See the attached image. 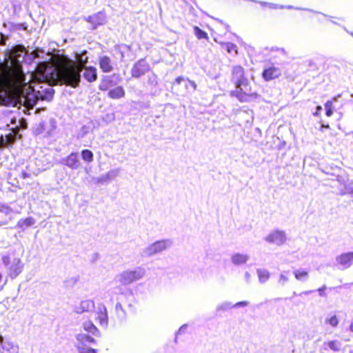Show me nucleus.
Segmentation results:
<instances>
[{"label":"nucleus","mask_w":353,"mask_h":353,"mask_svg":"<svg viewBox=\"0 0 353 353\" xmlns=\"http://www.w3.org/2000/svg\"><path fill=\"white\" fill-rule=\"evenodd\" d=\"M2 279H3V275L0 272V290H1L3 289V285H1Z\"/></svg>","instance_id":"obj_44"},{"label":"nucleus","mask_w":353,"mask_h":353,"mask_svg":"<svg viewBox=\"0 0 353 353\" xmlns=\"http://www.w3.org/2000/svg\"><path fill=\"white\" fill-rule=\"evenodd\" d=\"M330 136L331 137V139H330L327 136H325L324 137V139L325 141L327 142V143L330 145H332V144L335 143L337 141L336 138V134H333V133H330Z\"/></svg>","instance_id":"obj_36"},{"label":"nucleus","mask_w":353,"mask_h":353,"mask_svg":"<svg viewBox=\"0 0 353 353\" xmlns=\"http://www.w3.org/2000/svg\"><path fill=\"white\" fill-rule=\"evenodd\" d=\"M294 277L296 280L304 281L309 278V272L304 270H296L293 272Z\"/></svg>","instance_id":"obj_25"},{"label":"nucleus","mask_w":353,"mask_h":353,"mask_svg":"<svg viewBox=\"0 0 353 353\" xmlns=\"http://www.w3.org/2000/svg\"><path fill=\"white\" fill-rule=\"evenodd\" d=\"M221 45L225 47V49L228 53L234 54L235 55L238 54V47L236 44L228 42L223 43Z\"/></svg>","instance_id":"obj_28"},{"label":"nucleus","mask_w":353,"mask_h":353,"mask_svg":"<svg viewBox=\"0 0 353 353\" xmlns=\"http://www.w3.org/2000/svg\"><path fill=\"white\" fill-rule=\"evenodd\" d=\"M183 81H185V86L187 87V88L188 87H190L192 90L194 91V90H196V83L194 81H190L188 79H185L182 77H178L177 78H176L175 80H174V83L180 84L181 82Z\"/></svg>","instance_id":"obj_27"},{"label":"nucleus","mask_w":353,"mask_h":353,"mask_svg":"<svg viewBox=\"0 0 353 353\" xmlns=\"http://www.w3.org/2000/svg\"><path fill=\"white\" fill-rule=\"evenodd\" d=\"M150 70V66L145 59H141L133 64L130 71L131 76L135 79H139Z\"/></svg>","instance_id":"obj_8"},{"label":"nucleus","mask_w":353,"mask_h":353,"mask_svg":"<svg viewBox=\"0 0 353 353\" xmlns=\"http://www.w3.org/2000/svg\"><path fill=\"white\" fill-rule=\"evenodd\" d=\"M325 115L328 117H332L333 115V100L330 99L327 101L325 104Z\"/></svg>","instance_id":"obj_31"},{"label":"nucleus","mask_w":353,"mask_h":353,"mask_svg":"<svg viewBox=\"0 0 353 353\" xmlns=\"http://www.w3.org/2000/svg\"><path fill=\"white\" fill-rule=\"evenodd\" d=\"M269 273L265 271L259 272V279L262 283L265 282L269 279Z\"/></svg>","instance_id":"obj_35"},{"label":"nucleus","mask_w":353,"mask_h":353,"mask_svg":"<svg viewBox=\"0 0 353 353\" xmlns=\"http://www.w3.org/2000/svg\"><path fill=\"white\" fill-rule=\"evenodd\" d=\"M261 76L264 81H270L279 78L281 76V70L279 68L272 64L263 69Z\"/></svg>","instance_id":"obj_10"},{"label":"nucleus","mask_w":353,"mask_h":353,"mask_svg":"<svg viewBox=\"0 0 353 353\" xmlns=\"http://www.w3.org/2000/svg\"><path fill=\"white\" fill-rule=\"evenodd\" d=\"M24 51L25 48L22 45L16 46L13 48L10 54V65L9 66L7 63H0V78H2L6 73H9L10 76H13L15 66L19 67L20 73L24 74L22 71L21 61L19 60V58L22 57L21 53Z\"/></svg>","instance_id":"obj_3"},{"label":"nucleus","mask_w":353,"mask_h":353,"mask_svg":"<svg viewBox=\"0 0 353 353\" xmlns=\"http://www.w3.org/2000/svg\"><path fill=\"white\" fill-rule=\"evenodd\" d=\"M325 289H326L325 286H323V287H321V288L318 289V291L319 292L320 296H324V293L323 292L325 290Z\"/></svg>","instance_id":"obj_43"},{"label":"nucleus","mask_w":353,"mask_h":353,"mask_svg":"<svg viewBox=\"0 0 353 353\" xmlns=\"http://www.w3.org/2000/svg\"><path fill=\"white\" fill-rule=\"evenodd\" d=\"M63 161L64 164L72 170L77 169L80 165L78 154L76 152H72Z\"/></svg>","instance_id":"obj_14"},{"label":"nucleus","mask_w":353,"mask_h":353,"mask_svg":"<svg viewBox=\"0 0 353 353\" xmlns=\"http://www.w3.org/2000/svg\"><path fill=\"white\" fill-rule=\"evenodd\" d=\"M94 307V303L92 301L85 300L79 303V305H76L74 310L77 313L81 314L83 312L91 311Z\"/></svg>","instance_id":"obj_15"},{"label":"nucleus","mask_w":353,"mask_h":353,"mask_svg":"<svg viewBox=\"0 0 353 353\" xmlns=\"http://www.w3.org/2000/svg\"><path fill=\"white\" fill-rule=\"evenodd\" d=\"M167 248V242L165 241H159L153 243L150 248V253L154 254L162 252Z\"/></svg>","instance_id":"obj_20"},{"label":"nucleus","mask_w":353,"mask_h":353,"mask_svg":"<svg viewBox=\"0 0 353 353\" xmlns=\"http://www.w3.org/2000/svg\"><path fill=\"white\" fill-rule=\"evenodd\" d=\"M96 320L101 325H107L108 323V317L107 309L105 306H101L98 308L96 314Z\"/></svg>","instance_id":"obj_16"},{"label":"nucleus","mask_w":353,"mask_h":353,"mask_svg":"<svg viewBox=\"0 0 353 353\" xmlns=\"http://www.w3.org/2000/svg\"><path fill=\"white\" fill-rule=\"evenodd\" d=\"M248 305V301H239V302H237L234 305V307H245V306H247Z\"/></svg>","instance_id":"obj_38"},{"label":"nucleus","mask_w":353,"mask_h":353,"mask_svg":"<svg viewBox=\"0 0 353 353\" xmlns=\"http://www.w3.org/2000/svg\"><path fill=\"white\" fill-rule=\"evenodd\" d=\"M350 353H353V350L352 351H350Z\"/></svg>","instance_id":"obj_48"},{"label":"nucleus","mask_w":353,"mask_h":353,"mask_svg":"<svg viewBox=\"0 0 353 353\" xmlns=\"http://www.w3.org/2000/svg\"><path fill=\"white\" fill-rule=\"evenodd\" d=\"M333 352H339L342 350V343L338 340H332L325 343Z\"/></svg>","instance_id":"obj_26"},{"label":"nucleus","mask_w":353,"mask_h":353,"mask_svg":"<svg viewBox=\"0 0 353 353\" xmlns=\"http://www.w3.org/2000/svg\"><path fill=\"white\" fill-rule=\"evenodd\" d=\"M87 20L88 21L93 23L95 26L98 25H101L103 23V19H101L99 13L94 14L92 16H90Z\"/></svg>","instance_id":"obj_32"},{"label":"nucleus","mask_w":353,"mask_h":353,"mask_svg":"<svg viewBox=\"0 0 353 353\" xmlns=\"http://www.w3.org/2000/svg\"><path fill=\"white\" fill-rule=\"evenodd\" d=\"M6 117H7L6 119H9L11 123H12V124L16 123L17 118L15 117L7 116Z\"/></svg>","instance_id":"obj_42"},{"label":"nucleus","mask_w":353,"mask_h":353,"mask_svg":"<svg viewBox=\"0 0 353 353\" xmlns=\"http://www.w3.org/2000/svg\"><path fill=\"white\" fill-rule=\"evenodd\" d=\"M321 110H322V107L321 105H317L316 108V111L313 113V115L314 117L319 116Z\"/></svg>","instance_id":"obj_40"},{"label":"nucleus","mask_w":353,"mask_h":353,"mask_svg":"<svg viewBox=\"0 0 353 353\" xmlns=\"http://www.w3.org/2000/svg\"><path fill=\"white\" fill-rule=\"evenodd\" d=\"M83 329L94 336H99V332L91 321H86L83 324Z\"/></svg>","instance_id":"obj_24"},{"label":"nucleus","mask_w":353,"mask_h":353,"mask_svg":"<svg viewBox=\"0 0 353 353\" xmlns=\"http://www.w3.org/2000/svg\"><path fill=\"white\" fill-rule=\"evenodd\" d=\"M32 173L30 172H28V170H22L19 174V179L22 180H26L28 179H30L32 177Z\"/></svg>","instance_id":"obj_34"},{"label":"nucleus","mask_w":353,"mask_h":353,"mask_svg":"<svg viewBox=\"0 0 353 353\" xmlns=\"http://www.w3.org/2000/svg\"><path fill=\"white\" fill-rule=\"evenodd\" d=\"M230 96L235 97L241 102H247L249 101L250 98L256 97L257 94L256 93L245 92L243 91L241 87H240L238 90L232 91Z\"/></svg>","instance_id":"obj_13"},{"label":"nucleus","mask_w":353,"mask_h":353,"mask_svg":"<svg viewBox=\"0 0 353 353\" xmlns=\"http://www.w3.org/2000/svg\"><path fill=\"white\" fill-rule=\"evenodd\" d=\"M35 220L32 217H27L26 219H21L17 222V227L21 229H26L34 225Z\"/></svg>","instance_id":"obj_22"},{"label":"nucleus","mask_w":353,"mask_h":353,"mask_svg":"<svg viewBox=\"0 0 353 353\" xmlns=\"http://www.w3.org/2000/svg\"><path fill=\"white\" fill-rule=\"evenodd\" d=\"M115 310H116V312L117 313H119L120 312H124L123 307H122V305H121V304L120 303H117L116 307H115Z\"/></svg>","instance_id":"obj_39"},{"label":"nucleus","mask_w":353,"mask_h":353,"mask_svg":"<svg viewBox=\"0 0 353 353\" xmlns=\"http://www.w3.org/2000/svg\"><path fill=\"white\" fill-rule=\"evenodd\" d=\"M325 323L333 327H336L339 324V320L336 315H332L326 318Z\"/></svg>","instance_id":"obj_33"},{"label":"nucleus","mask_w":353,"mask_h":353,"mask_svg":"<svg viewBox=\"0 0 353 353\" xmlns=\"http://www.w3.org/2000/svg\"><path fill=\"white\" fill-rule=\"evenodd\" d=\"M145 271L141 268L134 270H126L119 275V282L121 285H128L136 281L143 276Z\"/></svg>","instance_id":"obj_6"},{"label":"nucleus","mask_w":353,"mask_h":353,"mask_svg":"<svg viewBox=\"0 0 353 353\" xmlns=\"http://www.w3.org/2000/svg\"><path fill=\"white\" fill-rule=\"evenodd\" d=\"M231 81L236 88L249 85V81L245 76L244 68L240 65H234L231 70Z\"/></svg>","instance_id":"obj_5"},{"label":"nucleus","mask_w":353,"mask_h":353,"mask_svg":"<svg viewBox=\"0 0 353 353\" xmlns=\"http://www.w3.org/2000/svg\"><path fill=\"white\" fill-rule=\"evenodd\" d=\"M194 34L198 39H209L208 33L202 30L198 26H194Z\"/></svg>","instance_id":"obj_30"},{"label":"nucleus","mask_w":353,"mask_h":353,"mask_svg":"<svg viewBox=\"0 0 353 353\" xmlns=\"http://www.w3.org/2000/svg\"><path fill=\"white\" fill-rule=\"evenodd\" d=\"M157 77L155 74H152V77L149 79V82L153 85H157Z\"/></svg>","instance_id":"obj_37"},{"label":"nucleus","mask_w":353,"mask_h":353,"mask_svg":"<svg viewBox=\"0 0 353 353\" xmlns=\"http://www.w3.org/2000/svg\"><path fill=\"white\" fill-rule=\"evenodd\" d=\"M248 256L245 254L236 253L231 257L232 263L235 265H241L245 263L248 261Z\"/></svg>","instance_id":"obj_23"},{"label":"nucleus","mask_w":353,"mask_h":353,"mask_svg":"<svg viewBox=\"0 0 353 353\" xmlns=\"http://www.w3.org/2000/svg\"><path fill=\"white\" fill-rule=\"evenodd\" d=\"M19 128L18 126H16V128L12 129L13 133H9L8 134H6L5 137L1 135L0 137V148L12 147V144L15 141V138L19 132Z\"/></svg>","instance_id":"obj_11"},{"label":"nucleus","mask_w":353,"mask_h":353,"mask_svg":"<svg viewBox=\"0 0 353 353\" xmlns=\"http://www.w3.org/2000/svg\"><path fill=\"white\" fill-rule=\"evenodd\" d=\"M14 75L6 73L0 78V103L5 101L6 97H10L15 105H20L28 108H32L38 100L39 90L34 92L31 85L25 81V74L19 72V67L14 68Z\"/></svg>","instance_id":"obj_1"},{"label":"nucleus","mask_w":353,"mask_h":353,"mask_svg":"<svg viewBox=\"0 0 353 353\" xmlns=\"http://www.w3.org/2000/svg\"><path fill=\"white\" fill-rule=\"evenodd\" d=\"M77 341L76 347L79 353H97L96 350L87 345V343H95L92 337L85 334H79L77 336Z\"/></svg>","instance_id":"obj_7"},{"label":"nucleus","mask_w":353,"mask_h":353,"mask_svg":"<svg viewBox=\"0 0 353 353\" xmlns=\"http://www.w3.org/2000/svg\"><path fill=\"white\" fill-rule=\"evenodd\" d=\"M288 280V277L285 275L281 274L279 277V282L282 284H284L285 282H287Z\"/></svg>","instance_id":"obj_41"},{"label":"nucleus","mask_w":353,"mask_h":353,"mask_svg":"<svg viewBox=\"0 0 353 353\" xmlns=\"http://www.w3.org/2000/svg\"><path fill=\"white\" fill-rule=\"evenodd\" d=\"M14 264L10 265V258L9 256H3L2 257V261L6 266L8 267L9 274L11 276L16 277L21 272V266L20 265V260L16 259L14 260Z\"/></svg>","instance_id":"obj_9"},{"label":"nucleus","mask_w":353,"mask_h":353,"mask_svg":"<svg viewBox=\"0 0 353 353\" xmlns=\"http://www.w3.org/2000/svg\"><path fill=\"white\" fill-rule=\"evenodd\" d=\"M83 70H84L83 77L88 82H93L97 80V69L94 67H85Z\"/></svg>","instance_id":"obj_18"},{"label":"nucleus","mask_w":353,"mask_h":353,"mask_svg":"<svg viewBox=\"0 0 353 353\" xmlns=\"http://www.w3.org/2000/svg\"><path fill=\"white\" fill-rule=\"evenodd\" d=\"M88 57L83 59L79 57L78 63L67 57L61 55L54 60L55 77L62 83L76 88L80 82V72L85 68L84 65L88 62Z\"/></svg>","instance_id":"obj_2"},{"label":"nucleus","mask_w":353,"mask_h":353,"mask_svg":"<svg viewBox=\"0 0 353 353\" xmlns=\"http://www.w3.org/2000/svg\"><path fill=\"white\" fill-rule=\"evenodd\" d=\"M12 349H13V351H12V352H10V353H15L16 350H15V349H14V348H12Z\"/></svg>","instance_id":"obj_47"},{"label":"nucleus","mask_w":353,"mask_h":353,"mask_svg":"<svg viewBox=\"0 0 353 353\" xmlns=\"http://www.w3.org/2000/svg\"><path fill=\"white\" fill-rule=\"evenodd\" d=\"M350 327L351 331L353 332V325L352 324L350 325Z\"/></svg>","instance_id":"obj_46"},{"label":"nucleus","mask_w":353,"mask_h":353,"mask_svg":"<svg viewBox=\"0 0 353 353\" xmlns=\"http://www.w3.org/2000/svg\"><path fill=\"white\" fill-rule=\"evenodd\" d=\"M323 128H330V125L328 124H322L321 126V130H322Z\"/></svg>","instance_id":"obj_45"},{"label":"nucleus","mask_w":353,"mask_h":353,"mask_svg":"<svg viewBox=\"0 0 353 353\" xmlns=\"http://www.w3.org/2000/svg\"><path fill=\"white\" fill-rule=\"evenodd\" d=\"M99 68L103 72H110L113 70L111 59L108 56H103L99 58Z\"/></svg>","instance_id":"obj_17"},{"label":"nucleus","mask_w":353,"mask_h":353,"mask_svg":"<svg viewBox=\"0 0 353 353\" xmlns=\"http://www.w3.org/2000/svg\"><path fill=\"white\" fill-rule=\"evenodd\" d=\"M266 240L270 243H282L285 240V235L282 232L276 231L270 234Z\"/></svg>","instance_id":"obj_19"},{"label":"nucleus","mask_w":353,"mask_h":353,"mask_svg":"<svg viewBox=\"0 0 353 353\" xmlns=\"http://www.w3.org/2000/svg\"><path fill=\"white\" fill-rule=\"evenodd\" d=\"M81 155L82 159L88 163L92 162L94 159V154L92 152L88 149L83 150Z\"/></svg>","instance_id":"obj_29"},{"label":"nucleus","mask_w":353,"mask_h":353,"mask_svg":"<svg viewBox=\"0 0 353 353\" xmlns=\"http://www.w3.org/2000/svg\"><path fill=\"white\" fill-rule=\"evenodd\" d=\"M115 85L116 82L111 77H105L101 79L99 88L101 91L108 92V97L112 99L117 100L124 97L125 92L123 86L119 85L110 89Z\"/></svg>","instance_id":"obj_4"},{"label":"nucleus","mask_w":353,"mask_h":353,"mask_svg":"<svg viewBox=\"0 0 353 353\" xmlns=\"http://www.w3.org/2000/svg\"><path fill=\"white\" fill-rule=\"evenodd\" d=\"M336 261L343 269L350 268L353 264V252L341 254L336 258Z\"/></svg>","instance_id":"obj_12"},{"label":"nucleus","mask_w":353,"mask_h":353,"mask_svg":"<svg viewBox=\"0 0 353 353\" xmlns=\"http://www.w3.org/2000/svg\"><path fill=\"white\" fill-rule=\"evenodd\" d=\"M54 94V90L49 87L42 92L39 90V96H37L39 98H40V100H51L53 97V95Z\"/></svg>","instance_id":"obj_21"}]
</instances>
